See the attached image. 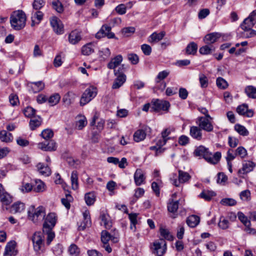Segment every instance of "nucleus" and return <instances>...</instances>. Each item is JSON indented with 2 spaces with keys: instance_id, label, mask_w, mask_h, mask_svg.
I'll return each instance as SVG.
<instances>
[{
  "instance_id": "0eeeda50",
  "label": "nucleus",
  "mask_w": 256,
  "mask_h": 256,
  "mask_svg": "<svg viewBox=\"0 0 256 256\" xmlns=\"http://www.w3.org/2000/svg\"><path fill=\"white\" fill-rule=\"evenodd\" d=\"M152 248L153 254L157 256H162L166 251V243L164 240L160 239L153 242Z\"/></svg>"
},
{
  "instance_id": "09e8293b",
  "label": "nucleus",
  "mask_w": 256,
  "mask_h": 256,
  "mask_svg": "<svg viewBox=\"0 0 256 256\" xmlns=\"http://www.w3.org/2000/svg\"><path fill=\"white\" fill-rule=\"evenodd\" d=\"M87 120L84 116H80L76 122V127L78 130H82L86 124Z\"/></svg>"
},
{
  "instance_id": "79ce46f5",
  "label": "nucleus",
  "mask_w": 256,
  "mask_h": 256,
  "mask_svg": "<svg viewBox=\"0 0 256 256\" xmlns=\"http://www.w3.org/2000/svg\"><path fill=\"white\" fill-rule=\"evenodd\" d=\"M33 190L36 192H42L45 190V184L40 180H36V186H33Z\"/></svg>"
},
{
  "instance_id": "aec40b11",
  "label": "nucleus",
  "mask_w": 256,
  "mask_h": 256,
  "mask_svg": "<svg viewBox=\"0 0 256 256\" xmlns=\"http://www.w3.org/2000/svg\"><path fill=\"white\" fill-rule=\"evenodd\" d=\"M146 176L141 169H137L134 174V180L136 186H140L145 182Z\"/></svg>"
},
{
  "instance_id": "a211bd4d",
  "label": "nucleus",
  "mask_w": 256,
  "mask_h": 256,
  "mask_svg": "<svg viewBox=\"0 0 256 256\" xmlns=\"http://www.w3.org/2000/svg\"><path fill=\"white\" fill-rule=\"evenodd\" d=\"M16 242L14 241H10L6 244L4 256H14L17 254V251L16 250Z\"/></svg>"
},
{
  "instance_id": "864d4df0",
  "label": "nucleus",
  "mask_w": 256,
  "mask_h": 256,
  "mask_svg": "<svg viewBox=\"0 0 256 256\" xmlns=\"http://www.w3.org/2000/svg\"><path fill=\"white\" fill-rule=\"evenodd\" d=\"M229 222L224 216H220L218 224L220 228L222 230L227 229L228 228Z\"/></svg>"
},
{
  "instance_id": "a878e982",
  "label": "nucleus",
  "mask_w": 256,
  "mask_h": 256,
  "mask_svg": "<svg viewBox=\"0 0 256 256\" xmlns=\"http://www.w3.org/2000/svg\"><path fill=\"white\" fill-rule=\"evenodd\" d=\"M122 60V57L121 55L119 54L112 58L108 64V68L109 69H114L118 66Z\"/></svg>"
},
{
  "instance_id": "69168bd1",
  "label": "nucleus",
  "mask_w": 256,
  "mask_h": 256,
  "mask_svg": "<svg viewBox=\"0 0 256 256\" xmlns=\"http://www.w3.org/2000/svg\"><path fill=\"white\" fill-rule=\"evenodd\" d=\"M199 80L202 88H205L208 86V79L204 74H200Z\"/></svg>"
},
{
  "instance_id": "6ab92c4d",
  "label": "nucleus",
  "mask_w": 256,
  "mask_h": 256,
  "mask_svg": "<svg viewBox=\"0 0 256 256\" xmlns=\"http://www.w3.org/2000/svg\"><path fill=\"white\" fill-rule=\"evenodd\" d=\"M190 134L193 138L198 140H200L202 138V130L198 126L190 127Z\"/></svg>"
},
{
  "instance_id": "6e6552de",
  "label": "nucleus",
  "mask_w": 256,
  "mask_h": 256,
  "mask_svg": "<svg viewBox=\"0 0 256 256\" xmlns=\"http://www.w3.org/2000/svg\"><path fill=\"white\" fill-rule=\"evenodd\" d=\"M34 248L36 252L42 250L44 248V236L40 232L34 233L32 238Z\"/></svg>"
},
{
  "instance_id": "680f3d73",
  "label": "nucleus",
  "mask_w": 256,
  "mask_h": 256,
  "mask_svg": "<svg viewBox=\"0 0 256 256\" xmlns=\"http://www.w3.org/2000/svg\"><path fill=\"white\" fill-rule=\"evenodd\" d=\"M43 232H46L47 234V240L46 242L48 244H50L52 241L53 240L54 238L55 234L54 232L52 231V230H43Z\"/></svg>"
},
{
  "instance_id": "423d86ee",
  "label": "nucleus",
  "mask_w": 256,
  "mask_h": 256,
  "mask_svg": "<svg viewBox=\"0 0 256 256\" xmlns=\"http://www.w3.org/2000/svg\"><path fill=\"white\" fill-rule=\"evenodd\" d=\"M96 88L92 86L86 88L81 97L80 100V106H84L89 102L96 95Z\"/></svg>"
},
{
  "instance_id": "39448f33",
  "label": "nucleus",
  "mask_w": 256,
  "mask_h": 256,
  "mask_svg": "<svg viewBox=\"0 0 256 256\" xmlns=\"http://www.w3.org/2000/svg\"><path fill=\"white\" fill-rule=\"evenodd\" d=\"M124 65L122 64L118 67V70H114V74L117 77L114 80L112 88L113 89H117L120 88L126 82V76L124 74Z\"/></svg>"
},
{
  "instance_id": "f257e3e1",
  "label": "nucleus",
  "mask_w": 256,
  "mask_h": 256,
  "mask_svg": "<svg viewBox=\"0 0 256 256\" xmlns=\"http://www.w3.org/2000/svg\"><path fill=\"white\" fill-rule=\"evenodd\" d=\"M194 154L196 156H202L206 162L214 164H216L221 158L220 152H217L212 156L208 148L203 146L198 147L195 150Z\"/></svg>"
},
{
  "instance_id": "4468645a",
  "label": "nucleus",
  "mask_w": 256,
  "mask_h": 256,
  "mask_svg": "<svg viewBox=\"0 0 256 256\" xmlns=\"http://www.w3.org/2000/svg\"><path fill=\"white\" fill-rule=\"evenodd\" d=\"M50 23L54 31L57 34H62L64 32V24L58 18L52 16L50 19Z\"/></svg>"
},
{
  "instance_id": "6e6d98bb",
  "label": "nucleus",
  "mask_w": 256,
  "mask_h": 256,
  "mask_svg": "<svg viewBox=\"0 0 256 256\" xmlns=\"http://www.w3.org/2000/svg\"><path fill=\"white\" fill-rule=\"evenodd\" d=\"M40 135L44 139L48 140L53 136L54 133L51 130L48 128L43 130L41 132Z\"/></svg>"
},
{
  "instance_id": "e2e57ef3",
  "label": "nucleus",
  "mask_w": 256,
  "mask_h": 256,
  "mask_svg": "<svg viewBox=\"0 0 256 256\" xmlns=\"http://www.w3.org/2000/svg\"><path fill=\"white\" fill-rule=\"evenodd\" d=\"M52 4L53 8L57 12L61 13L63 12V6L62 3L60 1L57 0L52 2Z\"/></svg>"
},
{
  "instance_id": "20e7f679",
  "label": "nucleus",
  "mask_w": 256,
  "mask_h": 256,
  "mask_svg": "<svg viewBox=\"0 0 256 256\" xmlns=\"http://www.w3.org/2000/svg\"><path fill=\"white\" fill-rule=\"evenodd\" d=\"M178 180H177V176L176 174H173L172 177L170 178L172 183L176 187L180 186V184L187 182L191 178L190 174L182 170H178Z\"/></svg>"
},
{
  "instance_id": "9d476101",
  "label": "nucleus",
  "mask_w": 256,
  "mask_h": 256,
  "mask_svg": "<svg viewBox=\"0 0 256 256\" xmlns=\"http://www.w3.org/2000/svg\"><path fill=\"white\" fill-rule=\"evenodd\" d=\"M196 124L202 130L208 132L213 131L214 126L209 118L199 116L196 118Z\"/></svg>"
},
{
  "instance_id": "f8f14e48",
  "label": "nucleus",
  "mask_w": 256,
  "mask_h": 256,
  "mask_svg": "<svg viewBox=\"0 0 256 256\" xmlns=\"http://www.w3.org/2000/svg\"><path fill=\"white\" fill-rule=\"evenodd\" d=\"M100 240L101 246L108 253H110L112 252V247L109 243L110 240V234L106 230H102L101 232Z\"/></svg>"
},
{
  "instance_id": "7ed1b4c3",
  "label": "nucleus",
  "mask_w": 256,
  "mask_h": 256,
  "mask_svg": "<svg viewBox=\"0 0 256 256\" xmlns=\"http://www.w3.org/2000/svg\"><path fill=\"white\" fill-rule=\"evenodd\" d=\"M10 24L16 30H20L25 26L26 16L22 10H18L13 12L10 16Z\"/></svg>"
},
{
  "instance_id": "e433bc0d",
  "label": "nucleus",
  "mask_w": 256,
  "mask_h": 256,
  "mask_svg": "<svg viewBox=\"0 0 256 256\" xmlns=\"http://www.w3.org/2000/svg\"><path fill=\"white\" fill-rule=\"evenodd\" d=\"M72 186L74 190H76L78 188V174L77 171L72 172L70 176Z\"/></svg>"
},
{
  "instance_id": "72a5a7b5",
  "label": "nucleus",
  "mask_w": 256,
  "mask_h": 256,
  "mask_svg": "<svg viewBox=\"0 0 256 256\" xmlns=\"http://www.w3.org/2000/svg\"><path fill=\"white\" fill-rule=\"evenodd\" d=\"M0 139L3 142H12L13 136L12 134L4 130L0 132Z\"/></svg>"
},
{
  "instance_id": "c03bdc74",
  "label": "nucleus",
  "mask_w": 256,
  "mask_h": 256,
  "mask_svg": "<svg viewBox=\"0 0 256 256\" xmlns=\"http://www.w3.org/2000/svg\"><path fill=\"white\" fill-rule=\"evenodd\" d=\"M84 200L88 206L92 205L96 200L95 195L93 192L87 193L85 194Z\"/></svg>"
},
{
  "instance_id": "a19ab883",
  "label": "nucleus",
  "mask_w": 256,
  "mask_h": 256,
  "mask_svg": "<svg viewBox=\"0 0 256 256\" xmlns=\"http://www.w3.org/2000/svg\"><path fill=\"white\" fill-rule=\"evenodd\" d=\"M234 130L240 135L242 136H247L249 134V132L247 129L244 126L240 124H236L234 126Z\"/></svg>"
},
{
  "instance_id": "603ef678",
  "label": "nucleus",
  "mask_w": 256,
  "mask_h": 256,
  "mask_svg": "<svg viewBox=\"0 0 256 256\" xmlns=\"http://www.w3.org/2000/svg\"><path fill=\"white\" fill-rule=\"evenodd\" d=\"M20 190L23 193L28 192L33 190V186L30 183L23 182Z\"/></svg>"
},
{
  "instance_id": "9b49d317",
  "label": "nucleus",
  "mask_w": 256,
  "mask_h": 256,
  "mask_svg": "<svg viewBox=\"0 0 256 256\" xmlns=\"http://www.w3.org/2000/svg\"><path fill=\"white\" fill-rule=\"evenodd\" d=\"M44 220L43 230H52L57 222V216L54 212H50L48 215H46Z\"/></svg>"
},
{
  "instance_id": "8fccbe9b",
  "label": "nucleus",
  "mask_w": 256,
  "mask_h": 256,
  "mask_svg": "<svg viewBox=\"0 0 256 256\" xmlns=\"http://www.w3.org/2000/svg\"><path fill=\"white\" fill-rule=\"evenodd\" d=\"M0 201L3 204L8 205L12 202V198L10 195L6 192H3L0 195Z\"/></svg>"
},
{
  "instance_id": "4be33fe9",
  "label": "nucleus",
  "mask_w": 256,
  "mask_h": 256,
  "mask_svg": "<svg viewBox=\"0 0 256 256\" xmlns=\"http://www.w3.org/2000/svg\"><path fill=\"white\" fill-rule=\"evenodd\" d=\"M255 166V164L251 161H246L242 163V166L240 168L238 172L239 174H246L252 170Z\"/></svg>"
},
{
  "instance_id": "f3484780",
  "label": "nucleus",
  "mask_w": 256,
  "mask_h": 256,
  "mask_svg": "<svg viewBox=\"0 0 256 256\" xmlns=\"http://www.w3.org/2000/svg\"><path fill=\"white\" fill-rule=\"evenodd\" d=\"M236 112L239 114L248 118H251L254 115L252 110H248V105L246 104H242L238 106Z\"/></svg>"
},
{
  "instance_id": "4d7b16f0",
  "label": "nucleus",
  "mask_w": 256,
  "mask_h": 256,
  "mask_svg": "<svg viewBox=\"0 0 256 256\" xmlns=\"http://www.w3.org/2000/svg\"><path fill=\"white\" fill-rule=\"evenodd\" d=\"M99 55L100 58L102 60H105L108 59L110 56V52L108 48H102L99 52Z\"/></svg>"
},
{
  "instance_id": "052dcab7",
  "label": "nucleus",
  "mask_w": 256,
  "mask_h": 256,
  "mask_svg": "<svg viewBox=\"0 0 256 256\" xmlns=\"http://www.w3.org/2000/svg\"><path fill=\"white\" fill-rule=\"evenodd\" d=\"M24 116L28 118H32L35 114L36 110L30 106H28L23 110Z\"/></svg>"
},
{
  "instance_id": "1a4fd4ad",
  "label": "nucleus",
  "mask_w": 256,
  "mask_h": 256,
  "mask_svg": "<svg viewBox=\"0 0 256 256\" xmlns=\"http://www.w3.org/2000/svg\"><path fill=\"white\" fill-rule=\"evenodd\" d=\"M170 106L168 102L156 99L152 101L150 108L152 111L159 112L161 110L168 111Z\"/></svg>"
},
{
  "instance_id": "5701e85b",
  "label": "nucleus",
  "mask_w": 256,
  "mask_h": 256,
  "mask_svg": "<svg viewBox=\"0 0 256 256\" xmlns=\"http://www.w3.org/2000/svg\"><path fill=\"white\" fill-rule=\"evenodd\" d=\"M165 35L166 32L164 31L160 33L154 32L148 38V42L150 44L157 43L162 40Z\"/></svg>"
},
{
  "instance_id": "2f4dec72",
  "label": "nucleus",
  "mask_w": 256,
  "mask_h": 256,
  "mask_svg": "<svg viewBox=\"0 0 256 256\" xmlns=\"http://www.w3.org/2000/svg\"><path fill=\"white\" fill-rule=\"evenodd\" d=\"M200 222V218L196 215H192L188 218L186 223L191 228L196 227Z\"/></svg>"
},
{
  "instance_id": "13d9d810",
  "label": "nucleus",
  "mask_w": 256,
  "mask_h": 256,
  "mask_svg": "<svg viewBox=\"0 0 256 256\" xmlns=\"http://www.w3.org/2000/svg\"><path fill=\"white\" fill-rule=\"evenodd\" d=\"M72 200V196L70 194H66V198H62L61 199L62 204L67 208L69 209L70 206V202Z\"/></svg>"
},
{
  "instance_id": "f03ea898",
  "label": "nucleus",
  "mask_w": 256,
  "mask_h": 256,
  "mask_svg": "<svg viewBox=\"0 0 256 256\" xmlns=\"http://www.w3.org/2000/svg\"><path fill=\"white\" fill-rule=\"evenodd\" d=\"M46 208L44 206H40L35 208L32 206L28 211V218L36 224H40L46 216Z\"/></svg>"
},
{
  "instance_id": "bf43d9fd",
  "label": "nucleus",
  "mask_w": 256,
  "mask_h": 256,
  "mask_svg": "<svg viewBox=\"0 0 256 256\" xmlns=\"http://www.w3.org/2000/svg\"><path fill=\"white\" fill-rule=\"evenodd\" d=\"M217 86L221 89H226L228 86V84L226 81L221 77L216 79Z\"/></svg>"
},
{
  "instance_id": "c85d7f7f",
  "label": "nucleus",
  "mask_w": 256,
  "mask_h": 256,
  "mask_svg": "<svg viewBox=\"0 0 256 256\" xmlns=\"http://www.w3.org/2000/svg\"><path fill=\"white\" fill-rule=\"evenodd\" d=\"M36 167L39 172L44 176H49L51 174V170L48 165L46 166L44 164L40 162Z\"/></svg>"
},
{
  "instance_id": "3c124183",
  "label": "nucleus",
  "mask_w": 256,
  "mask_h": 256,
  "mask_svg": "<svg viewBox=\"0 0 256 256\" xmlns=\"http://www.w3.org/2000/svg\"><path fill=\"white\" fill-rule=\"evenodd\" d=\"M60 99V94H54L49 98L48 102L51 106H53L59 102Z\"/></svg>"
},
{
  "instance_id": "4c0bfd02",
  "label": "nucleus",
  "mask_w": 256,
  "mask_h": 256,
  "mask_svg": "<svg viewBox=\"0 0 256 256\" xmlns=\"http://www.w3.org/2000/svg\"><path fill=\"white\" fill-rule=\"evenodd\" d=\"M160 236L164 239L169 241L173 240L174 236L170 234V231L168 229L164 228H160Z\"/></svg>"
},
{
  "instance_id": "412c9836",
  "label": "nucleus",
  "mask_w": 256,
  "mask_h": 256,
  "mask_svg": "<svg viewBox=\"0 0 256 256\" xmlns=\"http://www.w3.org/2000/svg\"><path fill=\"white\" fill-rule=\"evenodd\" d=\"M221 37V34L219 32H212L206 34L204 38V42L208 44H212L216 42L218 39Z\"/></svg>"
},
{
  "instance_id": "5fc2aeb1",
  "label": "nucleus",
  "mask_w": 256,
  "mask_h": 256,
  "mask_svg": "<svg viewBox=\"0 0 256 256\" xmlns=\"http://www.w3.org/2000/svg\"><path fill=\"white\" fill-rule=\"evenodd\" d=\"M68 252L71 256H78L80 254V250L75 244H72L68 248Z\"/></svg>"
},
{
  "instance_id": "473e14b6",
  "label": "nucleus",
  "mask_w": 256,
  "mask_h": 256,
  "mask_svg": "<svg viewBox=\"0 0 256 256\" xmlns=\"http://www.w3.org/2000/svg\"><path fill=\"white\" fill-rule=\"evenodd\" d=\"M215 51V48L212 45L207 44L200 48L199 52L203 55L209 54Z\"/></svg>"
},
{
  "instance_id": "393cba45",
  "label": "nucleus",
  "mask_w": 256,
  "mask_h": 256,
  "mask_svg": "<svg viewBox=\"0 0 256 256\" xmlns=\"http://www.w3.org/2000/svg\"><path fill=\"white\" fill-rule=\"evenodd\" d=\"M81 38L80 32L77 30L71 32L68 36V41L70 43L72 44L78 43L80 40Z\"/></svg>"
},
{
  "instance_id": "cd10ccee",
  "label": "nucleus",
  "mask_w": 256,
  "mask_h": 256,
  "mask_svg": "<svg viewBox=\"0 0 256 256\" xmlns=\"http://www.w3.org/2000/svg\"><path fill=\"white\" fill-rule=\"evenodd\" d=\"M42 122V118L39 116H34L31 118L29 125L31 130H34L39 127Z\"/></svg>"
},
{
  "instance_id": "f704fd0d",
  "label": "nucleus",
  "mask_w": 256,
  "mask_h": 256,
  "mask_svg": "<svg viewBox=\"0 0 256 256\" xmlns=\"http://www.w3.org/2000/svg\"><path fill=\"white\" fill-rule=\"evenodd\" d=\"M44 14L40 11H37L32 16V26H34L35 24H38L43 18Z\"/></svg>"
},
{
  "instance_id": "0e129e2a",
  "label": "nucleus",
  "mask_w": 256,
  "mask_h": 256,
  "mask_svg": "<svg viewBox=\"0 0 256 256\" xmlns=\"http://www.w3.org/2000/svg\"><path fill=\"white\" fill-rule=\"evenodd\" d=\"M228 180V176L223 172H219L218 174L217 182L224 185Z\"/></svg>"
},
{
  "instance_id": "de8ad7c7",
  "label": "nucleus",
  "mask_w": 256,
  "mask_h": 256,
  "mask_svg": "<svg viewBox=\"0 0 256 256\" xmlns=\"http://www.w3.org/2000/svg\"><path fill=\"white\" fill-rule=\"evenodd\" d=\"M255 24L252 21V20L248 17L240 25V28L242 30H248L252 28Z\"/></svg>"
},
{
  "instance_id": "b1692460",
  "label": "nucleus",
  "mask_w": 256,
  "mask_h": 256,
  "mask_svg": "<svg viewBox=\"0 0 256 256\" xmlns=\"http://www.w3.org/2000/svg\"><path fill=\"white\" fill-rule=\"evenodd\" d=\"M101 224H103L106 228H110L112 226V222L110 220L108 214L106 212H102L100 214Z\"/></svg>"
},
{
  "instance_id": "bb28decb",
  "label": "nucleus",
  "mask_w": 256,
  "mask_h": 256,
  "mask_svg": "<svg viewBox=\"0 0 256 256\" xmlns=\"http://www.w3.org/2000/svg\"><path fill=\"white\" fill-rule=\"evenodd\" d=\"M178 204L179 202L178 200L174 201L173 200L170 201L168 204V210L170 212L174 214L173 216H171L172 218H176L177 216V214H175L178 208Z\"/></svg>"
},
{
  "instance_id": "58836bf2",
  "label": "nucleus",
  "mask_w": 256,
  "mask_h": 256,
  "mask_svg": "<svg viewBox=\"0 0 256 256\" xmlns=\"http://www.w3.org/2000/svg\"><path fill=\"white\" fill-rule=\"evenodd\" d=\"M215 196L216 194L213 191L203 190L200 194V197L206 200H210Z\"/></svg>"
},
{
  "instance_id": "338daca9",
  "label": "nucleus",
  "mask_w": 256,
  "mask_h": 256,
  "mask_svg": "<svg viewBox=\"0 0 256 256\" xmlns=\"http://www.w3.org/2000/svg\"><path fill=\"white\" fill-rule=\"evenodd\" d=\"M236 156H240L241 158H244L247 155L246 150L242 146L238 147L236 150Z\"/></svg>"
},
{
  "instance_id": "a18cd8bd",
  "label": "nucleus",
  "mask_w": 256,
  "mask_h": 256,
  "mask_svg": "<svg viewBox=\"0 0 256 256\" xmlns=\"http://www.w3.org/2000/svg\"><path fill=\"white\" fill-rule=\"evenodd\" d=\"M83 216H84V222L83 226H81L82 227V229L85 228L86 227H88L91 224V221H90V212L86 210L83 213Z\"/></svg>"
},
{
  "instance_id": "49530a36",
  "label": "nucleus",
  "mask_w": 256,
  "mask_h": 256,
  "mask_svg": "<svg viewBox=\"0 0 256 256\" xmlns=\"http://www.w3.org/2000/svg\"><path fill=\"white\" fill-rule=\"evenodd\" d=\"M94 50L91 44H88L82 48V53L84 55L88 56L94 52Z\"/></svg>"
},
{
  "instance_id": "7c9ffc66",
  "label": "nucleus",
  "mask_w": 256,
  "mask_h": 256,
  "mask_svg": "<svg viewBox=\"0 0 256 256\" xmlns=\"http://www.w3.org/2000/svg\"><path fill=\"white\" fill-rule=\"evenodd\" d=\"M24 203L18 202L12 206L10 212L13 214L20 212L24 210Z\"/></svg>"
},
{
  "instance_id": "c9c22d12",
  "label": "nucleus",
  "mask_w": 256,
  "mask_h": 256,
  "mask_svg": "<svg viewBox=\"0 0 256 256\" xmlns=\"http://www.w3.org/2000/svg\"><path fill=\"white\" fill-rule=\"evenodd\" d=\"M198 45L194 42H190L186 47V52L188 54L194 55L197 52Z\"/></svg>"
},
{
  "instance_id": "ddd939ff",
  "label": "nucleus",
  "mask_w": 256,
  "mask_h": 256,
  "mask_svg": "<svg viewBox=\"0 0 256 256\" xmlns=\"http://www.w3.org/2000/svg\"><path fill=\"white\" fill-rule=\"evenodd\" d=\"M111 27L108 24H104L100 30L96 34V37L100 38L106 36L108 38H115L114 33L111 32Z\"/></svg>"
},
{
  "instance_id": "2eb2a0df",
  "label": "nucleus",
  "mask_w": 256,
  "mask_h": 256,
  "mask_svg": "<svg viewBox=\"0 0 256 256\" xmlns=\"http://www.w3.org/2000/svg\"><path fill=\"white\" fill-rule=\"evenodd\" d=\"M238 219L246 226L244 231H246L248 234H256V230L250 228V222L248 219L247 217H246L244 214L241 212H238Z\"/></svg>"
},
{
  "instance_id": "c756f323",
  "label": "nucleus",
  "mask_w": 256,
  "mask_h": 256,
  "mask_svg": "<svg viewBox=\"0 0 256 256\" xmlns=\"http://www.w3.org/2000/svg\"><path fill=\"white\" fill-rule=\"evenodd\" d=\"M146 136L145 130L142 129H139L136 131L134 134V140L136 142H140L144 140Z\"/></svg>"
},
{
  "instance_id": "37998d69",
  "label": "nucleus",
  "mask_w": 256,
  "mask_h": 256,
  "mask_svg": "<svg viewBox=\"0 0 256 256\" xmlns=\"http://www.w3.org/2000/svg\"><path fill=\"white\" fill-rule=\"evenodd\" d=\"M245 92L250 98H256V88L252 86H249L246 88Z\"/></svg>"
},
{
  "instance_id": "dca6fc26",
  "label": "nucleus",
  "mask_w": 256,
  "mask_h": 256,
  "mask_svg": "<svg viewBox=\"0 0 256 256\" xmlns=\"http://www.w3.org/2000/svg\"><path fill=\"white\" fill-rule=\"evenodd\" d=\"M38 148L44 151H54L56 150V143L52 140L48 142H42L38 144Z\"/></svg>"
},
{
  "instance_id": "774afa93",
  "label": "nucleus",
  "mask_w": 256,
  "mask_h": 256,
  "mask_svg": "<svg viewBox=\"0 0 256 256\" xmlns=\"http://www.w3.org/2000/svg\"><path fill=\"white\" fill-rule=\"evenodd\" d=\"M244 32L242 36L245 38H250L256 36V31L250 28L248 30H243Z\"/></svg>"
},
{
  "instance_id": "ea45409f",
  "label": "nucleus",
  "mask_w": 256,
  "mask_h": 256,
  "mask_svg": "<svg viewBox=\"0 0 256 256\" xmlns=\"http://www.w3.org/2000/svg\"><path fill=\"white\" fill-rule=\"evenodd\" d=\"M32 88L34 92H38L42 90L44 88V84L42 81L32 82Z\"/></svg>"
}]
</instances>
